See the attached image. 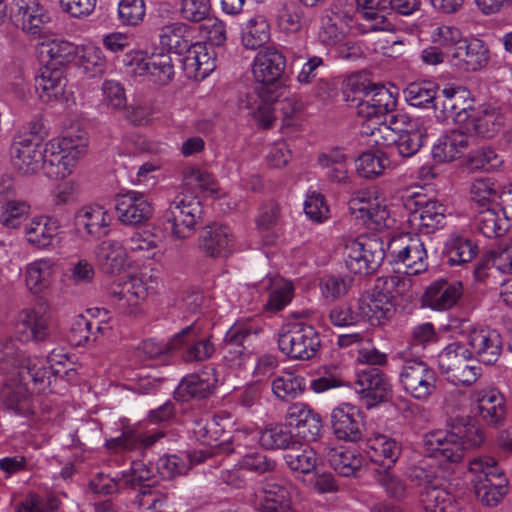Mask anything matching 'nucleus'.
<instances>
[{"label": "nucleus", "instance_id": "2f4dec72", "mask_svg": "<svg viewBox=\"0 0 512 512\" xmlns=\"http://www.w3.org/2000/svg\"><path fill=\"white\" fill-rule=\"evenodd\" d=\"M112 220L111 213L101 205H85L75 214L78 229L94 239L109 233Z\"/></svg>", "mask_w": 512, "mask_h": 512}, {"label": "nucleus", "instance_id": "680f3d73", "mask_svg": "<svg viewBox=\"0 0 512 512\" xmlns=\"http://www.w3.org/2000/svg\"><path fill=\"white\" fill-rule=\"evenodd\" d=\"M318 164L330 181L344 183L348 179L346 156L340 149L319 155Z\"/></svg>", "mask_w": 512, "mask_h": 512}, {"label": "nucleus", "instance_id": "ea45409f", "mask_svg": "<svg viewBox=\"0 0 512 512\" xmlns=\"http://www.w3.org/2000/svg\"><path fill=\"white\" fill-rule=\"evenodd\" d=\"M57 261L43 257L28 263L24 268V281L27 289L34 294L48 289L53 283Z\"/></svg>", "mask_w": 512, "mask_h": 512}, {"label": "nucleus", "instance_id": "a18cd8bd", "mask_svg": "<svg viewBox=\"0 0 512 512\" xmlns=\"http://www.w3.org/2000/svg\"><path fill=\"white\" fill-rule=\"evenodd\" d=\"M325 457L331 468L345 477L356 475L363 465V458L360 454L344 447L327 448Z\"/></svg>", "mask_w": 512, "mask_h": 512}, {"label": "nucleus", "instance_id": "338daca9", "mask_svg": "<svg viewBox=\"0 0 512 512\" xmlns=\"http://www.w3.org/2000/svg\"><path fill=\"white\" fill-rule=\"evenodd\" d=\"M507 220L495 209L488 208L479 211L475 217V226L487 238L500 237L508 230Z\"/></svg>", "mask_w": 512, "mask_h": 512}, {"label": "nucleus", "instance_id": "f704fd0d", "mask_svg": "<svg viewBox=\"0 0 512 512\" xmlns=\"http://www.w3.org/2000/svg\"><path fill=\"white\" fill-rule=\"evenodd\" d=\"M291 486L282 479L269 478L263 486L259 512H297L291 505Z\"/></svg>", "mask_w": 512, "mask_h": 512}, {"label": "nucleus", "instance_id": "f8f14e48", "mask_svg": "<svg viewBox=\"0 0 512 512\" xmlns=\"http://www.w3.org/2000/svg\"><path fill=\"white\" fill-rule=\"evenodd\" d=\"M387 257V249L379 237L357 238L346 243L344 249L345 265L356 275L366 276L374 273Z\"/></svg>", "mask_w": 512, "mask_h": 512}, {"label": "nucleus", "instance_id": "c03bdc74", "mask_svg": "<svg viewBox=\"0 0 512 512\" xmlns=\"http://www.w3.org/2000/svg\"><path fill=\"white\" fill-rule=\"evenodd\" d=\"M262 287L269 290L265 308L276 312L286 307L293 297V285L279 275L268 276L261 282Z\"/></svg>", "mask_w": 512, "mask_h": 512}, {"label": "nucleus", "instance_id": "393cba45", "mask_svg": "<svg viewBox=\"0 0 512 512\" xmlns=\"http://www.w3.org/2000/svg\"><path fill=\"white\" fill-rule=\"evenodd\" d=\"M489 62V50L485 43L478 39H463L453 50L450 63L459 71H478Z\"/></svg>", "mask_w": 512, "mask_h": 512}, {"label": "nucleus", "instance_id": "aec40b11", "mask_svg": "<svg viewBox=\"0 0 512 512\" xmlns=\"http://www.w3.org/2000/svg\"><path fill=\"white\" fill-rule=\"evenodd\" d=\"M10 18L15 26L28 35H39L51 21L49 11L39 0H12Z\"/></svg>", "mask_w": 512, "mask_h": 512}, {"label": "nucleus", "instance_id": "ddd939ff", "mask_svg": "<svg viewBox=\"0 0 512 512\" xmlns=\"http://www.w3.org/2000/svg\"><path fill=\"white\" fill-rule=\"evenodd\" d=\"M387 261L391 265L402 264L407 275H417L428 268V254L418 236L398 234L390 238L386 245Z\"/></svg>", "mask_w": 512, "mask_h": 512}, {"label": "nucleus", "instance_id": "864d4df0", "mask_svg": "<svg viewBox=\"0 0 512 512\" xmlns=\"http://www.w3.org/2000/svg\"><path fill=\"white\" fill-rule=\"evenodd\" d=\"M33 358H25L23 352L11 337L0 339V372L7 376H19V371Z\"/></svg>", "mask_w": 512, "mask_h": 512}, {"label": "nucleus", "instance_id": "c9c22d12", "mask_svg": "<svg viewBox=\"0 0 512 512\" xmlns=\"http://www.w3.org/2000/svg\"><path fill=\"white\" fill-rule=\"evenodd\" d=\"M506 120L507 115L502 109L488 107L483 110H475L464 129L472 136L473 141L476 136L490 138L504 127Z\"/></svg>", "mask_w": 512, "mask_h": 512}, {"label": "nucleus", "instance_id": "a211bd4d", "mask_svg": "<svg viewBox=\"0 0 512 512\" xmlns=\"http://www.w3.org/2000/svg\"><path fill=\"white\" fill-rule=\"evenodd\" d=\"M51 316L44 304L23 309L17 316L15 334L23 343L43 342L50 334Z\"/></svg>", "mask_w": 512, "mask_h": 512}, {"label": "nucleus", "instance_id": "7ed1b4c3", "mask_svg": "<svg viewBox=\"0 0 512 512\" xmlns=\"http://www.w3.org/2000/svg\"><path fill=\"white\" fill-rule=\"evenodd\" d=\"M51 374L42 360L35 358L19 371V376L10 375L0 390V401L4 408L20 417L35 415L34 399L27 387L30 380L38 392L51 386Z\"/></svg>", "mask_w": 512, "mask_h": 512}, {"label": "nucleus", "instance_id": "e2e57ef3", "mask_svg": "<svg viewBox=\"0 0 512 512\" xmlns=\"http://www.w3.org/2000/svg\"><path fill=\"white\" fill-rule=\"evenodd\" d=\"M283 458L286 465L294 473L310 474L316 471L319 464L317 452L312 447L290 448V451L285 453Z\"/></svg>", "mask_w": 512, "mask_h": 512}, {"label": "nucleus", "instance_id": "b1692460", "mask_svg": "<svg viewBox=\"0 0 512 512\" xmlns=\"http://www.w3.org/2000/svg\"><path fill=\"white\" fill-rule=\"evenodd\" d=\"M286 67V57L275 46H267L255 55L252 62L254 79L262 84H273L281 79Z\"/></svg>", "mask_w": 512, "mask_h": 512}, {"label": "nucleus", "instance_id": "7c9ffc66", "mask_svg": "<svg viewBox=\"0 0 512 512\" xmlns=\"http://www.w3.org/2000/svg\"><path fill=\"white\" fill-rule=\"evenodd\" d=\"M462 294L461 282L438 279L427 287L423 295V304L435 311H446L458 302Z\"/></svg>", "mask_w": 512, "mask_h": 512}, {"label": "nucleus", "instance_id": "0eeeda50", "mask_svg": "<svg viewBox=\"0 0 512 512\" xmlns=\"http://www.w3.org/2000/svg\"><path fill=\"white\" fill-rule=\"evenodd\" d=\"M400 366V383L404 390L414 399L425 401L436 390L437 375L435 370L410 348H404L393 355Z\"/></svg>", "mask_w": 512, "mask_h": 512}, {"label": "nucleus", "instance_id": "49530a36", "mask_svg": "<svg viewBox=\"0 0 512 512\" xmlns=\"http://www.w3.org/2000/svg\"><path fill=\"white\" fill-rule=\"evenodd\" d=\"M244 434V431H235V433L230 438L220 441L219 444H215V446L213 447L204 446V448L184 453L185 459L189 463V469L194 465H198L205 462L213 455L219 453L240 454L238 448L241 447V442Z\"/></svg>", "mask_w": 512, "mask_h": 512}, {"label": "nucleus", "instance_id": "f257e3e1", "mask_svg": "<svg viewBox=\"0 0 512 512\" xmlns=\"http://www.w3.org/2000/svg\"><path fill=\"white\" fill-rule=\"evenodd\" d=\"M482 442V430L470 421L454 425L451 431H431L423 439L428 459L412 467L408 476L417 485L431 487L446 478L441 462L456 463L465 449L478 447Z\"/></svg>", "mask_w": 512, "mask_h": 512}, {"label": "nucleus", "instance_id": "9d476101", "mask_svg": "<svg viewBox=\"0 0 512 512\" xmlns=\"http://www.w3.org/2000/svg\"><path fill=\"white\" fill-rule=\"evenodd\" d=\"M469 472L477 498L485 505H497L507 491V479L492 457H477L470 461Z\"/></svg>", "mask_w": 512, "mask_h": 512}, {"label": "nucleus", "instance_id": "e433bc0d", "mask_svg": "<svg viewBox=\"0 0 512 512\" xmlns=\"http://www.w3.org/2000/svg\"><path fill=\"white\" fill-rule=\"evenodd\" d=\"M94 256L99 268L106 274L123 271L129 258L123 242L116 239L101 241L94 249Z\"/></svg>", "mask_w": 512, "mask_h": 512}, {"label": "nucleus", "instance_id": "39448f33", "mask_svg": "<svg viewBox=\"0 0 512 512\" xmlns=\"http://www.w3.org/2000/svg\"><path fill=\"white\" fill-rule=\"evenodd\" d=\"M347 86L356 95L357 113L359 117L367 121V127L370 124L374 127H380V123H385L390 114L396 107V97L385 86L360 82L357 78L348 79Z\"/></svg>", "mask_w": 512, "mask_h": 512}, {"label": "nucleus", "instance_id": "13d9d810", "mask_svg": "<svg viewBox=\"0 0 512 512\" xmlns=\"http://www.w3.org/2000/svg\"><path fill=\"white\" fill-rule=\"evenodd\" d=\"M96 276L94 264L86 258H76L68 263L64 273L66 285L74 289H84L91 285Z\"/></svg>", "mask_w": 512, "mask_h": 512}, {"label": "nucleus", "instance_id": "4c0bfd02", "mask_svg": "<svg viewBox=\"0 0 512 512\" xmlns=\"http://www.w3.org/2000/svg\"><path fill=\"white\" fill-rule=\"evenodd\" d=\"M472 143V136L463 127L457 126L433 145V158L438 162L452 161L460 157Z\"/></svg>", "mask_w": 512, "mask_h": 512}, {"label": "nucleus", "instance_id": "c85d7f7f", "mask_svg": "<svg viewBox=\"0 0 512 512\" xmlns=\"http://www.w3.org/2000/svg\"><path fill=\"white\" fill-rule=\"evenodd\" d=\"M469 349L473 352V358L485 364L495 363L502 351V340L500 334L489 328H474L468 336Z\"/></svg>", "mask_w": 512, "mask_h": 512}, {"label": "nucleus", "instance_id": "5fc2aeb1", "mask_svg": "<svg viewBox=\"0 0 512 512\" xmlns=\"http://www.w3.org/2000/svg\"><path fill=\"white\" fill-rule=\"evenodd\" d=\"M473 358V352L466 344L454 341L447 344L438 354V366L441 374L448 381L454 370H456L462 362Z\"/></svg>", "mask_w": 512, "mask_h": 512}, {"label": "nucleus", "instance_id": "20e7f679", "mask_svg": "<svg viewBox=\"0 0 512 512\" xmlns=\"http://www.w3.org/2000/svg\"><path fill=\"white\" fill-rule=\"evenodd\" d=\"M373 141L377 145H394L398 154L404 158L414 156L423 146L426 129L419 119H411L405 113H396L389 117L380 127L370 129Z\"/></svg>", "mask_w": 512, "mask_h": 512}, {"label": "nucleus", "instance_id": "473e14b6", "mask_svg": "<svg viewBox=\"0 0 512 512\" xmlns=\"http://www.w3.org/2000/svg\"><path fill=\"white\" fill-rule=\"evenodd\" d=\"M67 79L62 67L45 64L35 79V89L40 100L45 103L64 99Z\"/></svg>", "mask_w": 512, "mask_h": 512}, {"label": "nucleus", "instance_id": "cd10ccee", "mask_svg": "<svg viewBox=\"0 0 512 512\" xmlns=\"http://www.w3.org/2000/svg\"><path fill=\"white\" fill-rule=\"evenodd\" d=\"M200 251L211 258H224L233 253L235 241L232 231L224 225L207 226L199 237Z\"/></svg>", "mask_w": 512, "mask_h": 512}, {"label": "nucleus", "instance_id": "8fccbe9b", "mask_svg": "<svg viewBox=\"0 0 512 512\" xmlns=\"http://www.w3.org/2000/svg\"><path fill=\"white\" fill-rule=\"evenodd\" d=\"M358 9L363 10V15L368 20L378 18L377 10L387 7L402 15H410L420 8V0H356Z\"/></svg>", "mask_w": 512, "mask_h": 512}, {"label": "nucleus", "instance_id": "a19ab883", "mask_svg": "<svg viewBox=\"0 0 512 512\" xmlns=\"http://www.w3.org/2000/svg\"><path fill=\"white\" fill-rule=\"evenodd\" d=\"M366 453L373 463L390 469L398 460L401 447L391 437L378 434L368 439Z\"/></svg>", "mask_w": 512, "mask_h": 512}, {"label": "nucleus", "instance_id": "f3484780", "mask_svg": "<svg viewBox=\"0 0 512 512\" xmlns=\"http://www.w3.org/2000/svg\"><path fill=\"white\" fill-rule=\"evenodd\" d=\"M320 345L318 332L307 325H295L278 337L280 351L292 359L309 360L316 355Z\"/></svg>", "mask_w": 512, "mask_h": 512}, {"label": "nucleus", "instance_id": "0e129e2a", "mask_svg": "<svg viewBox=\"0 0 512 512\" xmlns=\"http://www.w3.org/2000/svg\"><path fill=\"white\" fill-rule=\"evenodd\" d=\"M168 501V494L159 486L141 485L134 497V505L142 512H160Z\"/></svg>", "mask_w": 512, "mask_h": 512}, {"label": "nucleus", "instance_id": "37998d69", "mask_svg": "<svg viewBox=\"0 0 512 512\" xmlns=\"http://www.w3.org/2000/svg\"><path fill=\"white\" fill-rule=\"evenodd\" d=\"M86 146V138L78 136V145L53 160L52 163H47L42 169L44 174L50 179H63L69 176L76 167L78 160L85 154Z\"/></svg>", "mask_w": 512, "mask_h": 512}, {"label": "nucleus", "instance_id": "4d7b16f0", "mask_svg": "<svg viewBox=\"0 0 512 512\" xmlns=\"http://www.w3.org/2000/svg\"><path fill=\"white\" fill-rule=\"evenodd\" d=\"M443 481L426 487L421 494V503L425 512H457L453 496L440 486Z\"/></svg>", "mask_w": 512, "mask_h": 512}, {"label": "nucleus", "instance_id": "09e8293b", "mask_svg": "<svg viewBox=\"0 0 512 512\" xmlns=\"http://www.w3.org/2000/svg\"><path fill=\"white\" fill-rule=\"evenodd\" d=\"M241 43L248 50H256L270 40V25L263 15H254L241 25Z\"/></svg>", "mask_w": 512, "mask_h": 512}, {"label": "nucleus", "instance_id": "4be33fe9", "mask_svg": "<svg viewBox=\"0 0 512 512\" xmlns=\"http://www.w3.org/2000/svg\"><path fill=\"white\" fill-rule=\"evenodd\" d=\"M182 55L180 61L189 79L203 80L216 68L215 50L204 42L191 43Z\"/></svg>", "mask_w": 512, "mask_h": 512}, {"label": "nucleus", "instance_id": "6ab92c4d", "mask_svg": "<svg viewBox=\"0 0 512 512\" xmlns=\"http://www.w3.org/2000/svg\"><path fill=\"white\" fill-rule=\"evenodd\" d=\"M130 57V71L134 75L146 76L149 81L159 85L168 84L174 77L173 62L168 53L146 57L143 52L137 51Z\"/></svg>", "mask_w": 512, "mask_h": 512}, {"label": "nucleus", "instance_id": "1a4fd4ad", "mask_svg": "<svg viewBox=\"0 0 512 512\" xmlns=\"http://www.w3.org/2000/svg\"><path fill=\"white\" fill-rule=\"evenodd\" d=\"M158 288V272L148 269L129 276L119 289L112 291L111 295L120 313L137 316L141 313V303L156 294Z\"/></svg>", "mask_w": 512, "mask_h": 512}, {"label": "nucleus", "instance_id": "6e6552de", "mask_svg": "<svg viewBox=\"0 0 512 512\" xmlns=\"http://www.w3.org/2000/svg\"><path fill=\"white\" fill-rule=\"evenodd\" d=\"M348 205L350 214L371 229L383 230L395 224L387 197L376 187L355 192Z\"/></svg>", "mask_w": 512, "mask_h": 512}, {"label": "nucleus", "instance_id": "4468645a", "mask_svg": "<svg viewBox=\"0 0 512 512\" xmlns=\"http://www.w3.org/2000/svg\"><path fill=\"white\" fill-rule=\"evenodd\" d=\"M474 102L467 88L448 84L439 92L435 116L438 121L451 120L457 126L464 128L475 112Z\"/></svg>", "mask_w": 512, "mask_h": 512}, {"label": "nucleus", "instance_id": "69168bd1", "mask_svg": "<svg viewBox=\"0 0 512 512\" xmlns=\"http://www.w3.org/2000/svg\"><path fill=\"white\" fill-rule=\"evenodd\" d=\"M388 164V158L381 151H365L355 161L358 175L366 179L382 175Z\"/></svg>", "mask_w": 512, "mask_h": 512}, {"label": "nucleus", "instance_id": "f03ea898", "mask_svg": "<svg viewBox=\"0 0 512 512\" xmlns=\"http://www.w3.org/2000/svg\"><path fill=\"white\" fill-rule=\"evenodd\" d=\"M182 182L194 196L178 194L163 213L165 230L178 240L191 237L201 220L202 205L197 195L214 196L218 192V185L212 174L197 167H186L182 173Z\"/></svg>", "mask_w": 512, "mask_h": 512}, {"label": "nucleus", "instance_id": "58836bf2", "mask_svg": "<svg viewBox=\"0 0 512 512\" xmlns=\"http://www.w3.org/2000/svg\"><path fill=\"white\" fill-rule=\"evenodd\" d=\"M479 253L476 241L463 233H451L444 243V258L450 267L471 262Z\"/></svg>", "mask_w": 512, "mask_h": 512}, {"label": "nucleus", "instance_id": "a878e982", "mask_svg": "<svg viewBox=\"0 0 512 512\" xmlns=\"http://www.w3.org/2000/svg\"><path fill=\"white\" fill-rule=\"evenodd\" d=\"M415 209L410 214V222L421 232L430 234L446 224L445 207L424 195H416L413 201Z\"/></svg>", "mask_w": 512, "mask_h": 512}, {"label": "nucleus", "instance_id": "052dcab7", "mask_svg": "<svg viewBox=\"0 0 512 512\" xmlns=\"http://www.w3.org/2000/svg\"><path fill=\"white\" fill-rule=\"evenodd\" d=\"M159 39L162 46L178 55H182L191 44L188 26L178 21L163 26L159 33Z\"/></svg>", "mask_w": 512, "mask_h": 512}, {"label": "nucleus", "instance_id": "79ce46f5", "mask_svg": "<svg viewBox=\"0 0 512 512\" xmlns=\"http://www.w3.org/2000/svg\"><path fill=\"white\" fill-rule=\"evenodd\" d=\"M475 400L480 417L489 425L499 424L505 416L504 397L494 389H481L475 391Z\"/></svg>", "mask_w": 512, "mask_h": 512}, {"label": "nucleus", "instance_id": "3c124183", "mask_svg": "<svg viewBox=\"0 0 512 512\" xmlns=\"http://www.w3.org/2000/svg\"><path fill=\"white\" fill-rule=\"evenodd\" d=\"M162 437L163 433L161 431L145 429L144 425L140 423L126 428L115 441L125 449L140 450L150 448Z\"/></svg>", "mask_w": 512, "mask_h": 512}, {"label": "nucleus", "instance_id": "dca6fc26", "mask_svg": "<svg viewBox=\"0 0 512 512\" xmlns=\"http://www.w3.org/2000/svg\"><path fill=\"white\" fill-rule=\"evenodd\" d=\"M172 350L179 352L185 362H202L213 356L215 346L210 336L203 333L198 322L183 328L171 338Z\"/></svg>", "mask_w": 512, "mask_h": 512}, {"label": "nucleus", "instance_id": "c756f323", "mask_svg": "<svg viewBox=\"0 0 512 512\" xmlns=\"http://www.w3.org/2000/svg\"><path fill=\"white\" fill-rule=\"evenodd\" d=\"M60 223L48 216H35L25 226L27 242L40 250H51L58 242Z\"/></svg>", "mask_w": 512, "mask_h": 512}, {"label": "nucleus", "instance_id": "6e6d98bb", "mask_svg": "<svg viewBox=\"0 0 512 512\" xmlns=\"http://www.w3.org/2000/svg\"><path fill=\"white\" fill-rule=\"evenodd\" d=\"M438 87L435 83L425 81L421 83H410L404 90L406 102L413 107H433L435 112L438 105Z\"/></svg>", "mask_w": 512, "mask_h": 512}, {"label": "nucleus", "instance_id": "bf43d9fd", "mask_svg": "<svg viewBox=\"0 0 512 512\" xmlns=\"http://www.w3.org/2000/svg\"><path fill=\"white\" fill-rule=\"evenodd\" d=\"M217 378L214 369L185 377L179 384V392L193 398H206L215 388Z\"/></svg>", "mask_w": 512, "mask_h": 512}, {"label": "nucleus", "instance_id": "9b49d317", "mask_svg": "<svg viewBox=\"0 0 512 512\" xmlns=\"http://www.w3.org/2000/svg\"><path fill=\"white\" fill-rule=\"evenodd\" d=\"M261 332L259 321L252 318L237 320L224 336V361L230 367L243 366L250 359L252 344Z\"/></svg>", "mask_w": 512, "mask_h": 512}, {"label": "nucleus", "instance_id": "423d86ee", "mask_svg": "<svg viewBox=\"0 0 512 512\" xmlns=\"http://www.w3.org/2000/svg\"><path fill=\"white\" fill-rule=\"evenodd\" d=\"M408 282L399 275L378 279L372 292L361 296L358 301L362 320H369L374 325L389 319L395 310V296L406 292Z\"/></svg>", "mask_w": 512, "mask_h": 512}, {"label": "nucleus", "instance_id": "774afa93", "mask_svg": "<svg viewBox=\"0 0 512 512\" xmlns=\"http://www.w3.org/2000/svg\"><path fill=\"white\" fill-rule=\"evenodd\" d=\"M31 206L24 200H8L1 206L0 224L8 229H17L29 216Z\"/></svg>", "mask_w": 512, "mask_h": 512}, {"label": "nucleus", "instance_id": "5701e85b", "mask_svg": "<svg viewBox=\"0 0 512 512\" xmlns=\"http://www.w3.org/2000/svg\"><path fill=\"white\" fill-rule=\"evenodd\" d=\"M333 434L339 439L356 442L363 435L364 423L360 410L351 404H341L331 412Z\"/></svg>", "mask_w": 512, "mask_h": 512}, {"label": "nucleus", "instance_id": "603ef678", "mask_svg": "<svg viewBox=\"0 0 512 512\" xmlns=\"http://www.w3.org/2000/svg\"><path fill=\"white\" fill-rule=\"evenodd\" d=\"M306 388L304 377L292 371H282L272 380L273 395L281 401H289L299 397Z\"/></svg>", "mask_w": 512, "mask_h": 512}, {"label": "nucleus", "instance_id": "72a5a7b5", "mask_svg": "<svg viewBox=\"0 0 512 512\" xmlns=\"http://www.w3.org/2000/svg\"><path fill=\"white\" fill-rule=\"evenodd\" d=\"M239 431L245 432L242 438L241 446L250 445L257 438L264 448L271 450L290 449L298 443L291 431L286 426L281 424L267 426L260 432L253 430L248 431L245 429H240Z\"/></svg>", "mask_w": 512, "mask_h": 512}, {"label": "nucleus", "instance_id": "2eb2a0df", "mask_svg": "<svg viewBox=\"0 0 512 512\" xmlns=\"http://www.w3.org/2000/svg\"><path fill=\"white\" fill-rule=\"evenodd\" d=\"M10 153L14 168L23 175L43 169L42 141L31 130H20L14 135Z\"/></svg>", "mask_w": 512, "mask_h": 512}, {"label": "nucleus", "instance_id": "412c9836", "mask_svg": "<svg viewBox=\"0 0 512 512\" xmlns=\"http://www.w3.org/2000/svg\"><path fill=\"white\" fill-rule=\"evenodd\" d=\"M115 210L118 220L122 224L138 225L151 217L153 206L144 193L128 190L116 196Z\"/></svg>", "mask_w": 512, "mask_h": 512}, {"label": "nucleus", "instance_id": "de8ad7c7", "mask_svg": "<svg viewBox=\"0 0 512 512\" xmlns=\"http://www.w3.org/2000/svg\"><path fill=\"white\" fill-rule=\"evenodd\" d=\"M77 46L63 39H52L39 45V54L46 64L62 67L72 62L77 55Z\"/></svg>", "mask_w": 512, "mask_h": 512}, {"label": "nucleus", "instance_id": "bb28decb", "mask_svg": "<svg viewBox=\"0 0 512 512\" xmlns=\"http://www.w3.org/2000/svg\"><path fill=\"white\" fill-rule=\"evenodd\" d=\"M356 391L361 395L367 408L385 401L390 385L384 374L375 367H369L357 374Z\"/></svg>", "mask_w": 512, "mask_h": 512}]
</instances>
